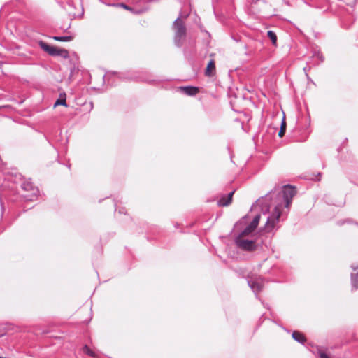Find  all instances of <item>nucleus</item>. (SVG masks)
<instances>
[{
	"label": "nucleus",
	"instance_id": "obj_1",
	"mask_svg": "<svg viewBox=\"0 0 358 358\" xmlns=\"http://www.w3.org/2000/svg\"><path fill=\"white\" fill-rule=\"evenodd\" d=\"M46 52L51 56L60 57L63 59L69 57V52L67 50L55 45L46 44Z\"/></svg>",
	"mask_w": 358,
	"mask_h": 358
},
{
	"label": "nucleus",
	"instance_id": "obj_2",
	"mask_svg": "<svg viewBox=\"0 0 358 358\" xmlns=\"http://www.w3.org/2000/svg\"><path fill=\"white\" fill-rule=\"evenodd\" d=\"M242 235H239L236 238V243L238 247L246 251L254 250L256 248L255 241L244 239Z\"/></svg>",
	"mask_w": 358,
	"mask_h": 358
},
{
	"label": "nucleus",
	"instance_id": "obj_3",
	"mask_svg": "<svg viewBox=\"0 0 358 358\" xmlns=\"http://www.w3.org/2000/svg\"><path fill=\"white\" fill-rule=\"evenodd\" d=\"M296 193V190L294 187L290 185H287L284 187L283 196L285 201L286 208H289L292 203V199L295 196Z\"/></svg>",
	"mask_w": 358,
	"mask_h": 358
},
{
	"label": "nucleus",
	"instance_id": "obj_4",
	"mask_svg": "<svg viewBox=\"0 0 358 358\" xmlns=\"http://www.w3.org/2000/svg\"><path fill=\"white\" fill-rule=\"evenodd\" d=\"M281 215V212L278 208H275L273 215L268 218V220L266 224V229L268 231L272 230L275 224L278 222L279 218Z\"/></svg>",
	"mask_w": 358,
	"mask_h": 358
},
{
	"label": "nucleus",
	"instance_id": "obj_5",
	"mask_svg": "<svg viewBox=\"0 0 358 358\" xmlns=\"http://www.w3.org/2000/svg\"><path fill=\"white\" fill-rule=\"evenodd\" d=\"M173 28L176 31V38H181L185 36L186 29L183 22L180 19L175 21Z\"/></svg>",
	"mask_w": 358,
	"mask_h": 358
},
{
	"label": "nucleus",
	"instance_id": "obj_6",
	"mask_svg": "<svg viewBox=\"0 0 358 358\" xmlns=\"http://www.w3.org/2000/svg\"><path fill=\"white\" fill-rule=\"evenodd\" d=\"M260 220V215H256L250 224L242 231L240 235L246 236L252 233L258 226Z\"/></svg>",
	"mask_w": 358,
	"mask_h": 358
},
{
	"label": "nucleus",
	"instance_id": "obj_7",
	"mask_svg": "<svg viewBox=\"0 0 358 358\" xmlns=\"http://www.w3.org/2000/svg\"><path fill=\"white\" fill-rule=\"evenodd\" d=\"M216 69H215V62L213 59H211L206 69H205V75L208 77L213 76L215 74Z\"/></svg>",
	"mask_w": 358,
	"mask_h": 358
},
{
	"label": "nucleus",
	"instance_id": "obj_8",
	"mask_svg": "<svg viewBox=\"0 0 358 358\" xmlns=\"http://www.w3.org/2000/svg\"><path fill=\"white\" fill-rule=\"evenodd\" d=\"M180 90L189 96H194L199 92V87L194 86L181 87Z\"/></svg>",
	"mask_w": 358,
	"mask_h": 358
},
{
	"label": "nucleus",
	"instance_id": "obj_9",
	"mask_svg": "<svg viewBox=\"0 0 358 358\" xmlns=\"http://www.w3.org/2000/svg\"><path fill=\"white\" fill-rule=\"evenodd\" d=\"M234 194V191L230 192L227 196H222L218 201V205L220 206H229L231 201L233 195Z\"/></svg>",
	"mask_w": 358,
	"mask_h": 358
},
{
	"label": "nucleus",
	"instance_id": "obj_10",
	"mask_svg": "<svg viewBox=\"0 0 358 358\" xmlns=\"http://www.w3.org/2000/svg\"><path fill=\"white\" fill-rule=\"evenodd\" d=\"M292 338L295 341H296L301 343H304L306 341V338L305 336L299 331H294L292 333Z\"/></svg>",
	"mask_w": 358,
	"mask_h": 358
},
{
	"label": "nucleus",
	"instance_id": "obj_11",
	"mask_svg": "<svg viewBox=\"0 0 358 358\" xmlns=\"http://www.w3.org/2000/svg\"><path fill=\"white\" fill-rule=\"evenodd\" d=\"M66 96L65 93L60 94L59 98L55 101L53 107L55 108L59 105H62V106H66Z\"/></svg>",
	"mask_w": 358,
	"mask_h": 358
},
{
	"label": "nucleus",
	"instance_id": "obj_12",
	"mask_svg": "<svg viewBox=\"0 0 358 358\" xmlns=\"http://www.w3.org/2000/svg\"><path fill=\"white\" fill-rule=\"evenodd\" d=\"M286 127H287V123H286V120H285V115H284L283 117H282V122H281L280 129L278 132L279 137L281 138L285 135V133L286 131Z\"/></svg>",
	"mask_w": 358,
	"mask_h": 358
},
{
	"label": "nucleus",
	"instance_id": "obj_13",
	"mask_svg": "<svg viewBox=\"0 0 358 358\" xmlns=\"http://www.w3.org/2000/svg\"><path fill=\"white\" fill-rule=\"evenodd\" d=\"M82 350L83 353L92 357H97V355L96 352H94L92 349H90L87 345H84L82 348Z\"/></svg>",
	"mask_w": 358,
	"mask_h": 358
},
{
	"label": "nucleus",
	"instance_id": "obj_14",
	"mask_svg": "<svg viewBox=\"0 0 358 358\" xmlns=\"http://www.w3.org/2000/svg\"><path fill=\"white\" fill-rule=\"evenodd\" d=\"M352 282L355 288H358V268L352 273Z\"/></svg>",
	"mask_w": 358,
	"mask_h": 358
},
{
	"label": "nucleus",
	"instance_id": "obj_15",
	"mask_svg": "<svg viewBox=\"0 0 358 358\" xmlns=\"http://www.w3.org/2000/svg\"><path fill=\"white\" fill-rule=\"evenodd\" d=\"M52 38L55 41H61V42H68L71 41L73 39V36H54Z\"/></svg>",
	"mask_w": 358,
	"mask_h": 358
},
{
	"label": "nucleus",
	"instance_id": "obj_16",
	"mask_svg": "<svg viewBox=\"0 0 358 358\" xmlns=\"http://www.w3.org/2000/svg\"><path fill=\"white\" fill-rule=\"evenodd\" d=\"M267 35L268 38L271 40L272 43L274 45H277V36L273 31H268L267 32Z\"/></svg>",
	"mask_w": 358,
	"mask_h": 358
},
{
	"label": "nucleus",
	"instance_id": "obj_17",
	"mask_svg": "<svg viewBox=\"0 0 358 358\" xmlns=\"http://www.w3.org/2000/svg\"><path fill=\"white\" fill-rule=\"evenodd\" d=\"M255 285H257V290H260L261 289V287L259 285L256 284V283H252L251 285L252 288L255 289Z\"/></svg>",
	"mask_w": 358,
	"mask_h": 358
},
{
	"label": "nucleus",
	"instance_id": "obj_18",
	"mask_svg": "<svg viewBox=\"0 0 358 358\" xmlns=\"http://www.w3.org/2000/svg\"><path fill=\"white\" fill-rule=\"evenodd\" d=\"M320 357H321V358H329V357H328V355H327V354H325V353H321V354H320Z\"/></svg>",
	"mask_w": 358,
	"mask_h": 358
},
{
	"label": "nucleus",
	"instance_id": "obj_19",
	"mask_svg": "<svg viewBox=\"0 0 358 358\" xmlns=\"http://www.w3.org/2000/svg\"><path fill=\"white\" fill-rule=\"evenodd\" d=\"M40 45H41V48L45 50V43L43 41H41Z\"/></svg>",
	"mask_w": 358,
	"mask_h": 358
},
{
	"label": "nucleus",
	"instance_id": "obj_20",
	"mask_svg": "<svg viewBox=\"0 0 358 358\" xmlns=\"http://www.w3.org/2000/svg\"><path fill=\"white\" fill-rule=\"evenodd\" d=\"M122 6L125 8L126 10H131V8H129V6H127V5L125 4H122Z\"/></svg>",
	"mask_w": 358,
	"mask_h": 358
}]
</instances>
